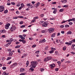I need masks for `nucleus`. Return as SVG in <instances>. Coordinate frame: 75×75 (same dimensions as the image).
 Masks as SVG:
<instances>
[{"label": "nucleus", "mask_w": 75, "mask_h": 75, "mask_svg": "<svg viewBox=\"0 0 75 75\" xmlns=\"http://www.w3.org/2000/svg\"><path fill=\"white\" fill-rule=\"evenodd\" d=\"M27 6H28V8H33L32 5H31V4H27Z\"/></svg>", "instance_id": "10"}, {"label": "nucleus", "mask_w": 75, "mask_h": 75, "mask_svg": "<svg viewBox=\"0 0 75 75\" xmlns=\"http://www.w3.org/2000/svg\"><path fill=\"white\" fill-rule=\"evenodd\" d=\"M21 47V46L20 45H18L15 47L16 48H20Z\"/></svg>", "instance_id": "24"}, {"label": "nucleus", "mask_w": 75, "mask_h": 75, "mask_svg": "<svg viewBox=\"0 0 75 75\" xmlns=\"http://www.w3.org/2000/svg\"><path fill=\"white\" fill-rule=\"evenodd\" d=\"M24 69L23 68H21L20 69V72H24Z\"/></svg>", "instance_id": "13"}, {"label": "nucleus", "mask_w": 75, "mask_h": 75, "mask_svg": "<svg viewBox=\"0 0 75 75\" xmlns=\"http://www.w3.org/2000/svg\"><path fill=\"white\" fill-rule=\"evenodd\" d=\"M26 31H27V30H23V33H24L25 32H26Z\"/></svg>", "instance_id": "52"}, {"label": "nucleus", "mask_w": 75, "mask_h": 75, "mask_svg": "<svg viewBox=\"0 0 75 75\" xmlns=\"http://www.w3.org/2000/svg\"><path fill=\"white\" fill-rule=\"evenodd\" d=\"M72 32L71 31H69L67 33V34H71Z\"/></svg>", "instance_id": "21"}, {"label": "nucleus", "mask_w": 75, "mask_h": 75, "mask_svg": "<svg viewBox=\"0 0 75 75\" xmlns=\"http://www.w3.org/2000/svg\"><path fill=\"white\" fill-rule=\"evenodd\" d=\"M57 9L56 8L55 9H54V11H53V13L54 14H56V13H57Z\"/></svg>", "instance_id": "15"}, {"label": "nucleus", "mask_w": 75, "mask_h": 75, "mask_svg": "<svg viewBox=\"0 0 75 75\" xmlns=\"http://www.w3.org/2000/svg\"><path fill=\"white\" fill-rule=\"evenodd\" d=\"M71 53L72 54H73V55H75V53H74V52H71Z\"/></svg>", "instance_id": "60"}, {"label": "nucleus", "mask_w": 75, "mask_h": 75, "mask_svg": "<svg viewBox=\"0 0 75 75\" xmlns=\"http://www.w3.org/2000/svg\"><path fill=\"white\" fill-rule=\"evenodd\" d=\"M9 74L8 73H6V72H4L3 73L2 75H9Z\"/></svg>", "instance_id": "18"}, {"label": "nucleus", "mask_w": 75, "mask_h": 75, "mask_svg": "<svg viewBox=\"0 0 75 75\" xmlns=\"http://www.w3.org/2000/svg\"><path fill=\"white\" fill-rule=\"evenodd\" d=\"M40 52V51H37L36 52H35L36 54H39Z\"/></svg>", "instance_id": "51"}, {"label": "nucleus", "mask_w": 75, "mask_h": 75, "mask_svg": "<svg viewBox=\"0 0 75 75\" xmlns=\"http://www.w3.org/2000/svg\"><path fill=\"white\" fill-rule=\"evenodd\" d=\"M42 41H43V42H45V39H44Z\"/></svg>", "instance_id": "59"}, {"label": "nucleus", "mask_w": 75, "mask_h": 75, "mask_svg": "<svg viewBox=\"0 0 75 75\" xmlns=\"http://www.w3.org/2000/svg\"><path fill=\"white\" fill-rule=\"evenodd\" d=\"M12 41H13V40H12V39H11L10 40H9V42L8 44H7V45H10V44H11Z\"/></svg>", "instance_id": "17"}, {"label": "nucleus", "mask_w": 75, "mask_h": 75, "mask_svg": "<svg viewBox=\"0 0 75 75\" xmlns=\"http://www.w3.org/2000/svg\"><path fill=\"white\" fill-rule=\"evenodd\" d=\"M40 71H41L42 72H44V69L42 68H40Z\"/></svg>", "instance_id": "19"}, {"label": "nucleus", "mask_w": 75, "mask_h": 75, "mask_svg": "<svg viewBox=\"0 0 75 75\" xmlns=\"http://www.w3.org/2000/svg\"><path fill=\"white\" fill-rule=\"evenodd\" d=\"M32 22L33 23H34V22H35V19H34L32 21Z\"/></svg>", "instance_id": "47"}, {"label": "nucleus", "mask_w": 75, "mask_h": 75, "mask_svg": "<svg viewBox=\"0 0 75 75\" xmlns=\"http://www.w3.org/2000/svg\"><path fill=\"white\" fill-rule=\"evenodd\" d=\"M57 63L59 67H60L61 66V62H58Z\"/></svg>", "instance_id": "27"}, {"label": "nucleus", "mask_w": 75, "mask_h": 75, "mask_svg": "<svg viewBox=\"0 0 75 75\" xmlns=\"http://www.w3.org/2000/svg\"><path fill=\"white\" fill-rule=\"evenodd\" d=\"M4 7L2 6H0V12H2L4 11Z\"/></svg>", "instance_id": "5"}, {"label": "nucleus", "mask_w": 75, "mask_h": 75, "mask_svg": "<svg viewBox=\"0 0 75 75\" xmlns=\"http://www.w3.org/2000/svg\"><path fill=\"white\" fill-rule=\"evenodd\" d=\"M68 7V6L67 5H64L63 6V7Z\"/></svg>", "instance_id": "42"}, {"label": "nucleus", "mask_w": 75, "mask_h": 75, "mask_svg": "<svg viewBox=\"0 0 75 75\" xmlns=\"http://www.w3.org/2000/svg\"><path fill=\"white\" fill-rule=\"evenodd\" d=\"M55 33H53L51 35V37L52 38V37H55Z\"/></svg>", "instance_id": "16"}, {"label": "nucleus", "mask_w": 75, "mask_h": 75, "mask_svg": "<svg viewBox=\"0 0 75 75\" xmlns=\"http://www.w3.org/2000/svg\"><path fill=\"white\" fill-rule=\"evenodd\" d=\"M23 8V7L21 6L19 8V10H20L21 9V8Z\"/></svg>", "instance_id": "61"}, {"label": "nucleus", "mask_w": 75, "mask_h": 75, "mask_svg": "<svg viewBox=\"0 0 75 75\" xmlns=\"http://www.w3.org/2000/svg\"><path fill=\"white\" fill-rule=\"evenodd\" d=\"M22 42L23 43H25L26 42V41L25 40H22Z\"/></svg>", "instance_id": "40"}, {"label": "nucleus", "mask_w": 75, "mask_h": 75, "mask_svg": "<svg viewBox=\"0 0 75 75\" xmlns=\"http://www.w3.org/2000/svg\"><path fill=\"white\" fill-rule=\"evenodd\" d=\"M62 3H67V0H64L63 1H62Z\"/></svg>", "instance_id": "20"}, {"label": "nucleus", "mask_w": 75, "mask_h": 75, "mask_svg": "<svg viewBox=\"0 0 75 75\" xmlns=\"http://www.w3.org/2000/svg\"><path fill=\"white\" fill-rule=\"evenodd\" d=\"M19 23L20 24H23V21H21Z\"/></svg>", "instance_id": "56"}, {"label": "nucleus", "mask_w": 75, "mask_h": 75, "mask_svg": "<svg viewBox=\"0 0 75 75\" xmlns=\"http://www.w3.org/2000/svg\"><path fill=\"white\" fill-rule=\"evenodd\" d=\"M25 25H22L21 26V28H23L25 27Z\"/></svg>", "instance_id": "44"}, {"label": "nucleus", "mask_w": 75, "mask_h": 75, "mask_svg": "<svg viewBox=\"0 0 75 75\" xmlns=\"http://www.w3.org/2000/svg\"><path fill=\"white\" fill-rule=\"evenodd\" d=\"M44 21H40V24H42H42H44Z\"/></svg>", "instance_id": "25"}, {"label": "nucleus", "mask_w": 75, "mask_h": 75, "mask_svg": "<svg viewBox=\"0 0 75 75\" xmlns=\"http://www.w3.org/2000/svg\"><path fill=\"white\" fill-rule=\"evenodd\" d=\"M51 59H52V57H48L44 59V61L47 62V61H49V60H51Z\"/></svg>", "instance_id": "2"}, {"label": "nucleus", "mask_w": 75, "mask_h": 75, "mask_svg": "<svg viewBox=\"0 0 75 75\" xmlns=\"http://www.w3.org/2000/svg\"><path fill=\"white\" fill-rule=\"evenodd\" d=\"M50 20H54V18H50Z\"/></svg>", "instance_id": "50"}, {"label": "nucleus", "mask_w": 75, "mask_h": 75, "mask_svg": "<svg viewBox=\"0 0 75 75\" xmlns=\"http://www.w3.org/2000/svg\"><path fill=\"white\" fill-rule=\"evenodd\" d=\"M17 63H15L13 64H12L11 65V67L12 68H14V67H15L16 66H17Z\"/></svg>", "instance_id": "7"}, {"label": "nucleus", "mask_w": 75, "mask_h": 75, "mask_svg": "<svg viewBox=\"0 0 75 75\" xmlns=\"http://www.w3.org/2000/svg\"><path fill=\"white\" fill-rule=\"evenodd\" d=\"M40 2H38L36 4H35V7H38V6H40Z\"/></svg>", "instance_id": "11"}, {"label": "nucleus", "mask_w": 75, "mask_h": 75, "mask_svg": "<svg viewBox=\"0 0 75 75\" xmlns=\"http://www.w3.org/2000/svg\"><path fill=\"white\" fill-rule=\"evenodd\" d=\"M40 16V17H44V14H42Z\"/></svg>", "instance_id": "49"}, {"label": "nucleus", "mask_w": 75, "mask_h": 75, "mask_svg": "<svg viewBox=\"0 0 75 75\" xmlns=\"http://www.w3.org/2000/svg\"><path fill=\"white\" fill-rule=\"evenodd\" d=\"M18 18V17L16 16V17H13V19H17Z\"/></svg>", "instance_id": "29"}, {"label": "nucleus", "mask_w": 75, "mask_h": 75, "mask_svg": "<svg viewBox=\"0 0 75 75\" xmlns=\"http://www.w3.org/2000/svg\"><path fill=\"white\" fill-rule=\"evenodd\" d=\"M9 55H10V56H11V55H13V52H9Z\"/></svg>", "instance_id": "22"}, {"label": "nucleus", "mask_w": 75, "mask_h": 75, "mask_svg": "<svg viewBox=\"0 0 75 75\" xmlns=\"http://www.w3.org/2000/svg\"><path fill=\"white\" fill-rule=\"evenodd\" d=\"M7 5H8V6H10V5H11V4H10V3H7Z\"/></svg>", "instance_id": "57"}, {"label": "nucleus", "mask_w": 75, "mask_h": 75, "mask_svg": "<svg viewBox=\"0 0 75 75\" xmlns=\"http://www.w3.org/2000/svg\"><path fill=\"white\" fill-rule=\"evenodd\" d=\"M67 48V47L66 46H64L63 48V50L64 51L65 50H66V48Z\"/></svg>", "instance_id": "30"}, {"label": "nucleus", "mask_w": 75, "mask_h": 75, "mask_svg": "<svg viewBox=\"0 0 75 75\" xmlns=\"http://www.w3.org/2000/svg\"><path fill=\"white\" fill-rule=\"evenodd\" d=\"M21 7H22L23 8V7H24V4H23V3H21Z\"/></svg>", "instance_id": "26"}, {"label": "nucleus", "mask_w": 75, "mask_h": 75, "mask_svg": "<svg viewBox=\"0 0 75 75\" xmlns=\"http://www.w3.org/2000/svg\"><path fill=\"white\" fill-rule=\"evenodd\" d=\"M49 52L50 54H52L54 52V51L53 50H51Z\"/></svg>", "instance_id": "32"}, {"label": "nucleus", "mask_w": 75, "mask_h": 75, "mask_svg": "<svg viewBox=\"0 0 75 75\" xmlns=\"http://www.w3.org/2000/svg\"><path fill=\"white\" fill-rule=\"evenodd\" d=\"M38 64L35 61H32L31 62V65L30 66V68H35L36 66Z\"/></svg>", "instance_id": "1"}, {"label": "nucleus", "mask_w": 75, "mask_h": 75, "mask_svg": "<svg viewBox=\"0 0 75 75\" xmlns=\"http://www.w3.org/2000/svg\"><path fill=\"white\" fill-rule=\"evenodd\" d=\"M64 33H65V32L64 31H62L61 32V33L62 34H64Z\"/></svg>", "instance_id": "62"}, {"label": "nucleus", "mask_w": 75, "mask_h": 75, "mask_svg": "<svg viewBox=\"0 0 75 75\" xmlns=\"http://www.w3.org/2000/svg\"><path fill=\"white\" fill-rule=\"evenodd\" d=\"M73 24L72 22H69V24L70 25H72Z\"/></svg>", "instance_id": "54"}, {"label": "nucleus", "mask_w": 75, "mask_h": 75, "mask_svg": "<svg viewBox=\"0 0 75 75\" xmlns=\"http://www.w3.org/2000/svg\"><path fill=\"white\" fill-rule=\"evenodd\" d=\"M11 4H13V5H14L16 4H15L13 2H11Z\"/></svg>", "instance_id": "48"}, {"label": "nucleus", "mask_w": 75, "mask_h": 75, "mask_svg": "<svg viewBox=\"0 0 75 75\" xmlns=\"http://www.w3.org/2000/svg\"><path fill=\"white\" fill-rule=\"evenodd\" d=\"M70 42H66L65 43V44H66L67 45H71V44L73 42L72 40V41H70Z\"/></svg>", "instance_id": "8"}, {"label": "nucleus", "mask_w": 75, "mask_h": 75, "mask_svg": "<svg viewBox=\"0 0 75 75\" xmlns=\"http://www.w3.org/2000/svg\"><path fill=\"white\" fill-rule=\"evenodd\" d=\"M51 50H56V49H55V48H54L53 47H52V48L51 49Z\"/></svg>", "instance_id": "39"}, {"label": "nucleus", "mask_w": 75, "mask_h": 75, "mask_svg": "<svg viewBox=\"0 0 75 75\" xmlns=\"http://www.w3.org/2000/svg\"><path fill=\"white\" fill-rule=\"evenodd\" d=\"M10 25V24L8 23L6 25L5 27V28H6V29H8V27Z\"/></svg>", "instance_id": "9"}, {"label": "nucleus", "mask_w": 75, "mask_h": 75, "mask_svg": "<svg viewBox=\"0 0 75 75\" xmlns=\"http://www.w3.org/2000/svg\"><path fill=\"white\" fill-rule=\"evenodd\" d=\"M2 37H3V38H6V35H2Z\"/></svg>", "instance_id": "55"}, {"label": "nucleus", "mask_w": 75, "mask_h": 75, "mask_svg": "<svg viewBox=\"0 0 75 75\" xmlns=\"http://www.w3.org/2000/svg\"><path fill=\"white\" fill-rule=\"evenodd\" d=\"M67 21H68V22H70V21H72V19H69L68 20H67Z\"/></svg>", "instance_id": "43"}, {"label": "nucleus", "mask_w": 75, "mask_h": 75, "mask_svg": "<svg viewBox=\"0 0 75 75\" xmlns=\"http://www.w3.org/2000/svg\"><path fill=\"white\" fill-rule=\"evenodd\" d=\"M72 21H75V18H72Z\"/></svg>", "instance_id": "64"}, {"label": "nucleus", "mask_w": 75, "mask_h": 75, "mask_svg": "<svg viewBox=\"0 0 75 75\" xmlns=\"http://www.w3.org/2000/svg\"><path fill=\"white\" fill-rule=\"evenodd\" d=\"M18 18H23V16H18Z\"/></svg>", "instance_id": "28"}, {"label": "nucleus", "mask_w": 75, "mask_h": 75, "mask_svg": "<svg viewBox=\"0 0 75 75\" xmlns=\"http://www.w3.org/2000/svg\"><path fill=\"white\" fill-rule=\"evenodd\" d=\"M68 21H63V22H61L62 24H63V23H65V22H67Z\"/></svg>", "instance_id": "33"}, {"label": "nucleus", "mask_w": 75, "mask_h": 75, "mask_svg": "<svg viewBox=\"0 0 75 75\" xmlns=\"http://www.w3.org/2000/svg\"><path fill=\"white\" fill-rule=\"evenodd\" d=\"M48 22L46 21L44 22L43 24H42V26L44 27H47V25H48Z\"/></svg>", "instance_id": "3"}, {"label": "nucleus", "mask_w": 75, "mask_h": 75, "mask_svg": "<svg viewBox=\"0 0 75 75\" xmlns=\"http://www.w3.org/2000/svg\"><path fill=\"white\" fill-rule=\"evenodd\" d=\"M29 64V62L28 61H27V62L26 63V65H27V66H28V65Z\"/></svg>", "instance_id": "38"}, {"label": "nucleus", "mask_w": 75, "mask_h": 75, "mask_svg": "<svg viewBox=\"0 0 75 75\" xmlns=\"http://www.w3.org/2000/svg\"><path fill=\"white\" fill-rule=\"evenodd\" d=\"M16 14H19L20 13L18 11H17L16 12Z\"/></svg>", "instance_id": "63"}, {"label": "nucleus", "mask_w": 75, "mask_h": 75, "mask_svg": "<svg viewBox=\"0 0 75 75\" xmlns=\"http://www.w3.org/2000/svg\"><path fill=\"white\" fill-rule=\"evenodd\" d=\"M48 31H49V33H51L52 32L54 31V29L52 28H51L48 29Z\"/></svg>", "instance_id": "4"}, {"label": "nucleus", "mask_w": 75, "mask_h": 75, "mask_svg": "<svg viewBox=\"0 0 75 75\" xmlns=\"http://www.w3.org/2000/svg\"><path fill=\"white\" fill-rule=\"evenodd\" d=\"M2 69L3 70H5V69H6V67H2Z\"/></svg>", "instance_id": "45"}, {"label": "nucleus", "mask_w": 75, "mask_h": 75, "mask_svg": "<svg viewBox=\"0 0 75 75\" xmlns=\"http://www.w3.org/2000/svg\"><path fill=\"white\" fill-rule=\"evenodd\" d=\"M36 47V45H32V47L33 48H35Z\"/></svg>", "instance_id": "46"}, {"label": "nucleus", "mask_w": 75, "mask_h": 75, "mask_svg": "<svg viewBox=\"0 0 75 75\" xmlns=\"http://www.w3.org/2000/svg\"><path fill=\"white\" fill-rule=\"evenodd\" d=\"M0 32L1 33H6V30H5L4 29L2 30H1Z\"/></svg>", "instance_id": "14"}, {"label": "nucleus", "mask_w": 75, "mask_h": 75, "mask_svg": "<svg viewBox=\"0 0 75 75\" xmlns=\"http://www.w3.org/2000/svg\"><path fill=\"white\" fill-rule=\"evenodd\" d=\"M57 3V2H53L52 3V4H55Z\"/></svg>", "instance_id": "37"}, {"label": "nucleus", "mask_w": 75, "mask_h": 75, "mask_svg": "<svg viewBox=\"0 0 75 75\" xmlns=\"http://www.w3.org/2000/svg\"><path fill=\"white\" fill-rule=\"evenodd\" d=\"M30 70H31V71H34V69L33 68V67H31L30 68Z\"/></svg>", "instance_id": "34"}, {"label": "nucleus", "mask_w": 75, "mask_h": 75, "mask_svg": "<svg viewBox=\"0 0 75 75\" xmlns=\"http://www.w3.org/2000/svg\"><path fill=\"white\" fill-rule=\"evenodd\" d=\"M55 64H51L50 65V67L51 68H53L54 67H55Z\"/></svg>", "instance_id": "12"}, {"label": "nucleus", "mask_w": 75, "mask_h": 75, "mask_svg": "<svg viewBox=\"0 0 75 75\" xmlns=\"http://www.w3.org/2000/svg\"><path fill=\"white\" fill-rule=\"evenodd\" d=\"M75 45H72L71 46V48H74V47H75Z\"/></svg>", "instance_id": "53"}, {"label": "nucleus", "mask_w": 75, "mask_h": 75, "mask_svg": "<svg viewBox=\"0 0 75 75\" xmlns=\"http://www.w3.org/2000/svg\"><path fill=\"white\" fill-rule=\"evenodd\" d=\"M60 28H64V25H61L59 26Z\"/></svg>", "instance_id": "41"}, {"label": "nucleus", "mask_w": 75, "mask_h": 75, "mask_svg": "<svg viewBox=\"0 0 75 75\" xmlns=\"http://www.w3.org/2000/svg\"><path fill=\"white\" fill-rule=\"evenodd\" d=\"M8 12V11L7 10H6L4 11V13L5 14H6V13H7Z\"/></svg>", "instance_id": "36"}, {"label": "nucleus", "mask_w": 75, "mask_h": 75, "mask_svg": "<svg viewBox=\"0 0 75 75\" xmlns=\"http://www.w3.org/2000/svg\"><path fill=\"white\" fill-rule=\"evenodd\" d=\"M16 27L12 26L11 28V31H14L15 30H16Z\"/></svg>", "instance_id": "6"}, {"label": "nucleus", "mask_w": 75, "mask_h": 75, "mask_svg": "<svg viewBox=\"0 0 75 75\" xmlns=\"http://www.w3.org/2000/svg\"><path fill=\"white\" fill-rule=\"evenodd\" d=\"M21 39H22V40H25V38L23 36L21 38Z\"/></svg>", "instance_id": "58"}, {"label": "nucleus", "mask_w": 75, "mask_h": 75, "mask_svg": "<svg viewBox=\"0 0 75 75\" xmlns=\"http://www.w3.org/2000/svg\"><path fill=\"white\" fill-rule=\"evenodd\" d=\"M11 59V57H8V59H6V60L8 61V60H9V59Z\"/></svg>", "instance_id": "31"}, {"label": "nucleus", "mask_w": 75, "mask_h": 75, "mask_svg": "<svg viewBox=\"0 0 75 75\" xmlns=\"http://www.w3.org/2000/svg\"><path fill=\"white\" fill-rule=\"evenodd\" d=\"M69 27V25H65V27H66V28H68V27Z\"/></svg>", "instance_id": "35"}, {"label": "nucleus", "mask_w": 75, "mask_h": 75, "mask_svg": "<svg viewBox=\"0 0 75 75\" xmlns=\"http://www.w3.org/2000/svg\"><path fill=\"white\" fill-rule=\"evenodd\" d=\"M59 12H63L64 11V9L62 8L60 9L59 10Z\"/></svg>", "instance_id": "23"}]
</instances>
